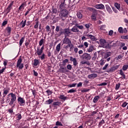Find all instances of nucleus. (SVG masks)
Here are the masks:
<instances>
[{
	"mask_svg": "<svg viewBox=\"0 0 128 128\" xmlns=\"http://www.w3.org/2000/svg\"><path fill=\"white\" fill-rule=\"evenodd\" d=\"M16 100V94H14L12 92H10L7 96V98L6 99V104H8L9 106H14V102Z\"/></svg>",
	"mask_w": 128,
	"mask_h": 128,
	"instance_id": "1",
	"label": "nucleus"
},
{
	"mask_svg": "<svg viewBox=\"0 0 128 128\" xmlns=\"http://www.w3.org/2000/svg\"><path fill=\"white\" fill-rule=\"evenodd\" d=\"M18 102L20 106H22L26 104V100H24V98H22V97H18Z\"/></svg>",
	"mask_w": 128,
	"mask_h": 128,
	"instance_id": "4",
	"label": "nucleus"
},
{
	"mask_svg": "<svg viewBox=\"0 0 128 128\" xmlns=\"http://www.w3.org/2000/svg\"><path fill=\"white\" fill-rule=\"evenodd\" d=\"M68 62V59H66L64 60L62 62L63 66H66V62Z\"/></svg>",
	"mask_w": 128,
	"mask_h": 128,
	"instance_id": "52",
	"label": "nucleus"
},
{
	"mask_svg": "<svg viewBox=\"0 0 128 128\" xmlns=\"http://www.w3.org/2000/svg\"><path fill=\"white\" fill-rule=\"evenodd\" d=\"M86 36L88 38H90L91 40H92V42H96V38L92 34H88L86 35Z\"/></svg>",
	"mask_w": 128,
	"mask_h": 128,
	"instance_id": "12",
	"label": "nucleus"
},
{
	"mask_svg": "<svg viewBox=\"0 0 128 128\" xmlns=\"http://www.w3.org/2000/svg\"><path fill=\"white\" fill-rule=\"evenodd\" d=\"M56 50L58 52L60 50V43L58 44L56 46Z\"/></svg>",
	"mask_w": 128,
	"mask_h": 128,
	"instance_id": "34",
	"label": "nucleus"
},
{
	"mask_svg": "<svg viewBox=\"0 0 128 128\" xmlns=\"http://www.w3.org/2000/svg\"><path fill=\"white\" fill-rule=\"evenodd\" d=\"M112 56V52H107L104 55V58H108V56Z\"/></svg>",
	"mask_w": 128,
	"mask_h": 128,
	"instance_id": "26",
	"label": "nucleus"
},
{
	"mask_svg": "<svg viewBox=\"0 0 128 128\" xmlns=\"http://www.w3.org/2000/svg\"><path fill=\"white\" fill-rule=\"evenodd\" d=\"M56 126H62V122H60L59 121H57L56 122Z\"/></svg>",
	"mask_w": 128,
	"mask_h": 128,
	"instance_id": "43",
	"label": "nucleus"
},
{
	"mask_svg": "<svg viewBox=\"0 0 128 128\" xmlns=\"http://www.w3.org/2000/svg\"><path fill=\"white\" fill-rule=\"evenodd\" d=\"M118 32L120 34H122L123 33V29L122 27H120L118 29Z\"/></svg>",
	"mask_w": 128,
	"mask_h": 128,
	"instance_id": "54",
	"label": "nucleus"
},
{
	"mask_svg": "<svg viewBox=\"0 0 128 128\" xmlns=\"http://www.w3.org/2000/svg\"><path fill=\"white\" fill-rule=\"evenodd\" d=\"M128 68V64H124L122 68V70H124V72H126Z\"/></svg>",
	"mask_w": 128,
	"mask_h": 128,
	"instance_id": "35",
	"label": "nucleus"
},
{
	"mask_svg": "<svg viewBox=\"0 0 128 128\" xmlns=\"http://www.w3.org/2000/svg\"><path fill=\"white\" fill-rule=\"evenodd\" d=\"M76 86V83L72 84L68 86V88H74Z\"/></svg>",
	"mask_w": 128,
	"mask_h": 128,
	"instance_id": "44",
	"label": "nucleus"
},
{
	"mask_svg": "<svg viewBox=\"0 0 128 128\" xmlns=\"http://www.w3.org/2000/svg\"><path fill=\"white\" fill-rule=\"evenodd\" d=\"M88 10H90V12H94V10H96V9H94V8L89 7L88 8Z\"/></svg>",
	"mask_w": 128,
	"mask_h": 128,
	"instance_id": "50",
	"label": "nucleus"
},
{
	"mask_svg": "<svg viewBox=\"0 0 128 128\" xmlns=\"http://www.w3.org/2000/svg\"><path fill=\"white\" fill-rule=\"evenodd\" d=\"M92 60H96V54H94V56L92 58Z\"/></svg>",
	"mask_w": 128,
	"mask_h": 128,
	"instance_id": "63",
	"label": "nucleus"
},
{
	"mask_svg": "<svg viewBox=\"0 0 128 128\" xmlns=\"http://www.w3.org/2000/svg\"><path fill=\"white\" fill-rule=\"evenodd\" d=\"M38 64H40L38 60L34 59L33 65H34V66H36Z\"/></svg>",
	"mask_w": 128,
	"mask_h": 128,
	"instance_id": "30",
	"label": "nucleus"
},
{
	"mask_svg": "<svg viewBox=\"0 0 128 128\" xmlns=\"http://www.w3.org/2000/svg\"><path fill=\"white\" fill-rule=\"evenodd\" d=\"M6 68H2V70H0V74H3L4 72L6 70Z\"/></svg>",
	"mask_w": 128,
	"mask_h": 128,
	"instance_id": "60",
	"label": "nucleus"
},
{
	"mask_svg": "<svg viewBox=\"0 0 128 128\" xmlns=\"http://www.w3.org/2000/svg\"><path fill=\"white\" fill-rule=\"evenodd\" d=\"M76 26L77 27V28H79V30H82L84 28L83 26H78V24H76Z\"/></svg>",
	"mask_w": 128,
	"mask_h": 128,
	"instance_id": "42",
	"label": "nucleus"
},
{
	"mask_svg": "<svg viewBox=\"0 0 128 128\" xmlns=\"http://www.w3.org/2000/svg\"><path fill=\"white\" fill-rule=\"evenodd\" d=\"M59 72H62V73H64V72H67L68 70H66V68H60L59 69Z\"/></svg>",
	"mask_w": 128,
	"mask_h": 128,
	"instance_id": "24",
	"label": "nucleus"
},
{
	"mask_svg": "<svg viewBox=\"0 0 128 128\" xmlns=\"http://www.w3.org/2000/svg\"><path fill=\"white\" fill-rule=\"evenodd\" d=\"M6 24H8V20L4 21L2 24V26H4Z\"/></svg>",
	"mask_w": 128,
	"mask_h": 128,
	"instance_id": "64",
	"label": "nucleus"
},
{
	"mask_svg": "<svg viewBox=\"0 0 128 128\" xmlns=\"http://www.w3.org/2000/svg\"><path fill=\"white\" fill-rule=\"evenodd\" d=\"M62 102L57 101L53 103V106H60Z\"/></svg>",
	"mask_w": 128,
	"mask_h": 128,
	"instance_id": "37",
	"label": "nucleus"
},
{
	"mask_svg": "<svg viewBox=\"0 0 128 128\" xmlns=\"http://www.w3.org/2000/svg\"><path fill=\"white\" fill-rule=\"evenodd\" d=\"M106 10L109 14H112V8L108 5L106 6Z\"/></svg>",
	"mask_w": 128,
	"mask_h": 128,
	"instance_id": "19",
	"label": "nucleus"
},
{
	"mask_svg": "<svg viewBox=\"0 0 128 128\" xmlns=\"http://www.w3.org/2000/svg\"><path fill=\"white\" fill-rule=\"evenodd\" d=\"M64 2H66V0H64V2L63 3H61V4L60 6V10H66L64 8L66 6H64Z\"/></svg>",
	"mask_w": 128,
	"mask_h": 128,
	"instance_id": "16",
	"label": "nucleus"
},
{
	"mask_svg": "<svg viewBox=\"0 0 128 128\" xmlns=\"http://www.w3.org/2000/svg\"><path fill=\"white\" fill-rule=\"evenodd\" d=\"M45 58H46V54H44V53H43L41 56H39V58H40L42 60H44Z\"/></svg>",
	"mask_w": 128,
	"mask_h": 128,
	"instance_id": "39",
	"label": "nucleus"
},
{
	"mask_svg": "<svg viewBox=\"0 0 128 128\" xmlns=\"http://www.w3.org/2000/svg\"><path fill=\"white\" fill-rule=\"evenodd\" d=\"M26 20H23L20 22V26H22V28H24L26 26Z\"/></svg>",
	"mask_w": 128,
	"mask_h": 128,
	"instance_id": "27",
	"label": "nucleus"
},
{
	"mask_svg": "<svg viewBox=\"0 0 128 128\" xmlns=\"http://www.w3.org/2000/svg\"><path fill=\"white\" fill-rule=\"evenodd\" d=\"M63 44H72V41L70 38H66V36L64 38L63 42H62Z\"/></svg>",
	"mask_w": 128,
	"mask_h": 128,
	"instance_id": "9",
	"label": "nucleus"
},
{
	"mask_svg": "<svg viewBox=\"0 0 128 128\" xmlns=\"http://www.w3.org/2000/svg\"><path fill=\"white\" fill-rule=\"evenodd\" d=\"M42 52H44V51L43 50H40V48H37V51H36V53L38 55V56H42Z\"/></svg>",
	"mask_w": 128,
	"mask_h": 128,
	"instance_id": "20",
	"label": "nucleus"
},
{
	"mask_svg": "<svg viewBox=\"0 0 128 128\" xmlns=\"http://www.w3.org/2000/svg\"><path fill=\"white\" fill-rule=\"evenodd\" d=\"M82 58L83 60H90L92 58L90 55L88 53H84L82 56Z\"/></svg>",
	"mask_w": 128,
	"mask_h": 128,
	"instance_id": "6",
	"label": "nucleus"
},
{
	"mask_svg": "<svg viewBox=\"0 0 128 128\" xmlns=\"http://www.w3.org/2000/svg\"><path fill=\"white\" fill-rule=\"evenodd\" d=\"M120 72V76H122L123 78H126V74H124V71H122V70H119Z\"/></svg>",
	"mask_w": 128,
	"mask_h": 128,
	"instance_id": "22",
	"label": "nucleus"
},
{
	"mask_svg": "<svg viewBox=\"0 0 128 128\" xmlns=\"http://www.w3.org/2000/svg\"><path fill=\"white\" fill-rule=\"evenodd\" d=\"M68 45L66 46L65 47H64V48H66V50H68V48H70V46H72V42H71V44H67Z\"/></svg>",
	"mask_w": 128,
	"mask_h": 128,
	"instance_id": "47",
	"label": "nucleus"
},
{
	"mask_svg": "<svg viewBox=\"0 0 128 128\" xmlns=\"http://www.w3.org/2000/svg\"><path fill=\"white\" fill-rule=\"evenodd\" d=\"M71 31L73 32H78L80 30L76 26H74L72 29Z\"/></svg>",
	"mask_w": 128,
	"mask_h": 128,
	"instance_id": "18",
	"label": "nucleus"
},
{
	"mask_svg": "<svg viewBox=\"0 0 128 128\" xmlns=\"http://www.w3.org/2000/svg\"><path fill=\"white\" fill-rule=\"evenodd\" d=\"M46 29L47 32H50V26H46Z\"/></svg>",
	"mask_w": 128,
	"mask_h": 128,
	"instance_id": "38",
	"label": "nucleus"
},
{
	"mask_svg": "<svg viewBox=\"0 0 128 128\" xmlns=\"http://www.w3.org/2000/svg\"><path fill=\"white\" fill-rule=\"evenodd\" d=\"M60 34H64L65 36H68L70 34V29L68 28H66L64 30V32H60Z\"/></svg>",
	"mask_w": 128,
	"mask_h": 128,
	"instance_id": "8",
	"label": "nucleus"
},
{
	"mask_svg": "<svg viewBox=\"0 0 128 128\" xmlns=\"http://www.w3.org/2000/svg\"><path fill=\"white\" fill-rule=\"evenodd\" d=\"M97 10H104V6L102 4H97L94 6Z\"/></svg>",
	"mask_w": 128,
	"mask_h": 128,
	"instance_id": "10",
	"label": "nucleus"
},
{
	"mask_svg": "<svg viewBox=\"0 0 128 128\" xmlns=\"http://www.w3.org/2000/svg\"><path fill=\"white\" fill-rule=\"evenodd\" d=\"M26 6V3L25 2H23L19 7L18 10H20V12H22V10H24V6Z\"/></svg>",
	"mask_w": 128,
	"mask_h": 128,
	"instance_id": "14",
	"label": "nucleus"
},
{
	"mask_svg": "<svg viewBox=\"0 0 128 128\" xmlns=\"http://www.w3.org/2000/svg\"><path fill=\"white\" fill-rule=\"evenodd\" d=\"M66 68L69 70H72V66L70 64H68L66 66Z\"/></svg>",
	"mask_w": 128,
	"mask_h": 128,
	"instance_id": "51",
	"label": "nucleus"
},
{
	"mask_svg": "<svg viewBox=\"0 0 128 128\" xmlns=\"http://www.w3.org/2000/svg\"><path fill=\"white\" fill-rule=\"evenodd\" d=\"M104 124V120H102L98 124V126H102V124Z\"/></svg>",
	"mask_w": 128,
	"mask_h": 128,
	"instance_id": "45",
	"label": "nucleus"
},
{
	"mask_svg": "<svg viewBox=\"0 0 128 128\" xmlns=\"http://www.w3.org/2000/svg\"><path fill=\"white\" fill-rule=\"evenodd\" d=\"M108 64H105L104 66L102 68L103 70H106L108 68Z\"/></svg>",
	"mask_w": 128,
	"mask_h": 128,
	"instance_id": "59",
	"label": "nucleus"
},
{
	"mask_svg": "<svg viewBox=\"0 0 128 128\" xmlns=\"http://www.w3.org/2000/svg\"><path fill=\"white\" fill-rule=\"evenodd\" d=\"M52 102H54L52 100V99H49L48 100L46 101V102L48 104H52Z\"/></svg>",
	"mask_w": 128,
	"mask_h": 128,
	"instance_id": "46",
	"label": "nucleus"
},
{
	"mask_svg": "<svg viewBox=\"0 0 128 128\" xmlns=\"http://www.w3.org/2000/svg\"><path fill=\"white\" fill-rule=\"evenodd\" d=\"M76 16H77V17L78 18H80V19L82 18V13H80V12H77Z\"/></svg>",
	"mask_w": 128,
	"mask_h": 128,
	"instance_id": "32",
	"label": "nucleus"
},
{
	"mask_svg": "<svg viewBox=\"0 0 128 128\" xmlns=\"http://www.w3.org/2000/svg\"><path fill=\"white\" fill-rule=\"evenodd\" d=\"M94 50V46L92 45H90L89 46L88 48H87V52H92Z\"/></svg>",
	"mask_w": 128,
	"mask_h": 128,
	"instance_id": "13",
	"label": "nucleus"
},
{
	"mask_svg": "<svg viewBox=\"0 0 128 128\" xmlns=\"http://www.w3.org/2000/svg\"><path fill=\"white\" fill-rule=\"evenodd\" d=\"M100 28L101 30H106V25L103 24L100 26Z\"/></svg>",
	"mask_w": 128,
	"mask_h": 128,
	"instance_id": "40",
	"label": "nucleus"
},
{
	"mask_svg": "<svg viewBox=\"0 0 128 128\" xmlns=\"http://www.w3.org/2000/svg\"><path fill=\"white\" fill-rule=\"evenodd\" d=\"M22 62V59L20 57L17 61L16 66L17 68H18V70H22L24 68V64Z\"/></svg>",
	"mask_w": 128,
	"mask_h": 128,
	"instance_id": "3",
	"label": "nucleus"
},
{
	"mask_svg": "<svg viewBox=\"0 0 128 128\" xmlns=\"http://www.w3.org/2000/svg\"><path fill=\"white\" fill-rule=\"evenodd\" d=\"M22 120V114H17V120Z\"/></svg>",
	"mask_w": 128,
	"mask_h": 128,
	"instance_id": "49",
	"label": "nucleus"
},
{
	"mask_svg": "<svg viewBox=\"0 0 128 128\" xmlns=\"http://www.w3.org/2000/svg\"><path fill=\"white\" fill-rule=\"evenodd\" d=\"M97 76H98V74H93L88 75V78L90 80H92V79L96 78Z\"/></svg>",
	"mask_w": 128,
	"mask_h": 128,
	"instance_id": "15",
	"label": "nucleus"
},
{
	"mask_svg": "<svg viewBox=\"0 0 128 128\" xmlns=\"http://www.w3.org/2000/svg\"><path fill=\"white\" fill-rule=\"evenodd\" d=\"M8 64V61L7 60H5L4 61V68H6V66Z\"/></svg>",
	"mask_w": 128,
	"mask_h": 128,
	"instance_id": "55",
	"label": "nucleus"
},
{
	"mask_svg": "<svg viewBox=\"0 0 128 128\" xmlns=\"http://www.w3.org/2000/svg\"><path fill=\"white\" fill-rule=\"evenodd\" d=\"M12 3H10V4L8 5V7L7 8V10H10L12 8Z\"/></svg>",
	"mask_w": 128,
	"mask_h": 128,
	"instance_id": "58",
	"label": "nucleus"
},
{
	"mask_svg": "<svg viewBox=\"0 0 128 128\" xmlns=\"http://www.w3.org/2000/svg\"><path fill=\"white\" fill-rule=\"evenodd\" d=\"M59 98L60 100H66L68 98V97L64 96V95L60 94L59 96Z\"/></svg>",
	"mask_w": 128,
	"mask_h": 128,
	"instance_id": "29",
	"label": "nucleus"
},
{
	"mask_svg": "<svg viewBox=\"0 0 128 128\" xmlns=\"http://www.w3.org/2000/svg\"><path fill=\"white\" fill-rule=\"evenodd\" d=\"M100 43L102 46H106V41L104 39H100Z\"/></svg>",
	"mask_w": 128,
	"mask_h": 128,
	"instance_id": "17",
	"label": "nucleus"
},
{
	"mask_svg": "<svg viewBox=\"0 0 128 128\" xmlns=\"http://www.w3.org/2000/svg\"><path fill=\"white\" fill-rule=\"evenodd\" d=\"M128 106V102H124L122 105V108H126Z\"/></svg>",
	"mask_w": 128,
	"mask_h": 128,
	"instance_id": "57",
	"label": "nucleus"
},
{
	"mask_svg": "<svg viewBox=\"0 0 128 128\" xmlns=\"http://www.w3.org/2000/svg\"><path fill=\"white\" fill-rule=\"evenodd\" d=\"M70 60L71 62H72L74 66H76L78 65V61L76 60V58H74L72 56H70Z\"/></svg>",
	"mask_w": 128,
	"mask_h": 128,
	"instance_id": "11",
	"label": "nucleus"
},
{
	"mask_svg": "<svg viewBox=\"0 0 128 128\" xmlns=\"http://www.w3.org/2000/svg\"><path fill=\"white\" fill-rule=\"evenodd\" d=\"M24 38H26V37L23 36L20 40V42H19L20 46H22L23 42H24Z\"/></svg>",
	"mask_w": 128,
	"mask_h": 128,
	"instance_id": "28",
	"label": "nucleus"
},
{
	"mask_svg": "<svg viewBox=\"0 0 128 128\" xmlns=\"http://www.w3.org/2000/svg\"><path fill=\"white\" fill-rule=\"evenodd\" d=\"M122 38H124V40H128V35H126V36H122Z\"/></svg>",
	"mask_w": 128,
	"mask_h": 128,
	"instance_id": "61",
	"label": "nucleus"
},
{
	"mask_svg": "<svg viewBox=\"0 0 128 128\" xmlns=\"http://www.w3.org/2000/svg\"><path fill=\"white\" fill-rule=\"evenodd\" d=\"M105 62H104V60H101L100 62V64L101 66H104V64Z\"/></svg>",
	"mask_w": 128,
	"mask_h": 128,
	"instance_id": "62",
	"label": "nucleus"
},
{
	"mask_svg": "<svg viewBox=\"0 0 128 128\" xmlns=\"http://www.w3.org/2000/svg\"><path fill=\"white\" fill-rule=\"evenodd\" d=\"M91 19L92 20H96V14H92L91 16Z\"/></svg>",
	"mask_w": 128,
	"mask_h": 128,
	"instance_id": "36",
	"label": "nucleus"
},
{
	"mask_svg": "<svg viewBox=\"0 0 128 128\" xmlns=\"http://www.w3.org/2000/svg\"><path fill=\"white\" fill-rule=\"evenodd\" d=\"M6 30L7 31L8 34H10V32H12V28L8 26L6 28Z\"/></svg>",
	"mask_w": 128,
	"mask_h": 128,
	"instance_id": "31",
	"label": "nucleus"
},
{
	"mask_svg": "<svg viewBox=\"0 0 128 128\" xmlns=\"http://www.w3.org/2000/svg\"><path fill=\"white\" fill-rule=\"evenodd\" d=\"M108 85V83L106 82H102L101 84H98V86H106Z\"/></svg>",
	"mask_w": 128,
	"mask_h": 128,
	"instance_id": "41",
	"label": "nucleus"
},
{
	"mask_svg": "<svg viewBox=\"0 0 128 128\" xmlns=\"http://www.w3.org/2000/svg\"><path fill=\"white\" fill-rule=\"evenodd\" d=\"M114 6L116 8L118 9V10H120V4L118 2H115Z\"/></svg>",
	"mask_w": 128,
	"mask_h": 128,
	"instance_id": "23",
	"label": "nucleus"
},
{
	"mask_svg": "<svg viewBox=\"0 0 128 128\" xmlns=\"http://www.w3.org/2000/svg\"><path fill=\"white\" fill-rule=\"evenodd\" d=\"M90 89H86V88H84L82 90H81V92H90Z\"/></svg>",
	"mask_w": 128,
	"mask_h": 128,
	"instance_id": "53",
	"label": "nucleus"
},
{
	"mask_svg": "<svg viewBox=\"0 0 128 128\" xmlns=\"http://www.w3.org/2000/svg\"><path fill=\"white\" fill-rule=\"evenodd\" d=\"M44 44V39L42 38L40 40V41L39 42V46H42V44Z\"/></svg>",
	"mask_w": 128,
	"mask_h": 128,
	"instance_id": "33",
	"label": "nucleus"
},
{
	"mask_svg": "<svg viewBox=\"0 0 128 128\" xmlns=\"http://www.w3.org/2000/svg\"><path fill=\"white\" fill-rule=\"evenodd\" d=\"M10 88H4L3 93H2L3 98H6L8 94L10 92Z\"/></svg>",
	"mask_w": 128,
	"mask_h": 128,
	"instance_id": "7",
	"label": "nucleus"
},
{
	"mask_svg": "<svg viewBox=\"0 0 128 128\" xmlns=\"http://www.w3.org/2000/svg\"><path fill=\"white\" fill-rule=\"evenodd\" d=\"M120 66V65H116L110 68V69L108 70L107 72H116V70H118Z\"/></svg>",
	"mask_w": 128,
	"mask_h": 128,
	"instance_id": "5",
	"label": "nucleus"
},
{
	"mask_svg": "<svg viewBox=\"0 0 128 128\" xmlns=\"http://www.w3.org/2000/svg\"><path fill=\"white\" fill-rule=\"evenodd\" d=\"M68 16V11L66 10H64L60 11L59 16L62 20H64Z\"/></svg>",
	"mask_w": 128,
	"mask_h": 128,
	"instance_id": "2",
	"label": "nucleus"
},
{
	"mask_svg": "<svg viewBox=\"0 0 128 128\" xmlns=\"http://www.w3.org/2000/svg\"><path fill=\"white\" fill-rule=\"evenodd\" d=\"M38 25H39L38 20H36L35 24L34 25V28H35L36 30H38Z\"/></svg>",
	"mask_w": 128,
	"mask_h": 128,
	"instance_id": "21",
	"label": "nucleus"
},
{
	"mask_svg": "<svg viewBox=\"0 0 128 128\" xmlns=\"http://www.w3.org/2000/svg\"><path fill=\"white\" fill-rule=\"evenodd\" d=\"M120 83L116 84L115 90H118L120 88Z\"/></svg>",
	"mask_w": 128,
	"mask_h": 128,
	"instance_id": "48",
	"label": "nucleus"
},
{
	"mask_svg": "<svg viewBox=\"0 0 128 128\" xmlns=\"http://www.w3.org/2000/svg\"><path fill=\"white\" fill-rule=\"evenodd\" d=\"M98 100H100V96H96L93 99V102L96 104V102H98Z\"/></svg>",
	"mask_w": 128,
	"mask_h": 128,
	"instance_id": "25",
	"label": "nucleus"
},
{
	"mask_svg": "<svg viewBox=\"0 0 128 128\" xmlns=\"http://www.w3.org/2000/svg\"><path fill=\"white\" fill-rule=\"evenodd\" d=\"M76 92V90L74 89H71L70 90H69L68 91V93H72V92Z\"/></svg>",
	"mask_w": 128,
	"mask_h": 128,
	"instance_id": "56",
	"label": "nucleus"
}]
</instances>
